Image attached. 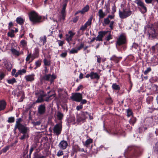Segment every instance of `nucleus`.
I'll use <instances>...</instances> for the list:
<instances>
[{"instance_id":"f257e3e1","label":"nucleus","mask_w":158,"mask_h":158,"mask_svg":"<svg viewBox=\"0 0 158 158\" xmlns=\"http://www.w3.org/2000/svg\"><path fill=\"white\" fill-rule=\"evenodd\" d=\"M144 29L148 32L149 39L151 40L157 39L158 34L156 32L153 27L147 25L145 27Z\"/></svg>"},{"instance_id":"f03ea898","label":"nucleus","mask_w":158,"mask_h":158,"mask_svg":"<svg viewBox=\"0 0 158 158\" xmlns=\"http://www.w3.org/2000/svg\"><path fill=\"white\" fill-rule=\"evenodd\" d=\"M30 20L33 24L39 23L42 22V17L38 15L34 11H32L28 14Z\"/></svg>"},{"instance_id":"7ed1b4c3","label":"nucleus","mask_w":158,"mask_h":158,"mask_svg":"<svg viewBox=\"0 0 158 158\" xmlns=\"http://www.w3.org/2000/svg\"><path fill=\"white\" fill-rule=\"evenodd\" d=\"M132 13L131 11L127 9H123V11H119V14L120 17L122 19L126 18L130 16Z\"/></svg>"},{"instance_id":"20e7f679","label":"nucleus","mask_w":158,"mask_h":158,"mask_svg":"<svg viewBox=\"0 0 158 158\" xmlns=\"http://www.w3.org/2000/svg\"><path fill=\"white\" fill-rule=\"evenodd\" d=\"M74 101L80 102L82 98V94L80 93H75L70 97Z\"/></svg>"},{"instance_id":"39448f33","label":"nucleus","mask_w":158,"mask_h":158,"mask_svg":"<svg viewBox=\"0 0 158 158\" xmlns=\"http://www.w3.org/2000/svg\"><path fill=\"white\" fill-rule=\"evenodd\" d=\"M62 126L61 124H57L54 127L53 129L54 133L57 135L60 134Z\"/></svg>"},{"instance_id":"423d86ee","label":"nucleus","mask_w":158,"mask_h":158,"mask_svg":"<svg viewBox=\"0 0 158 158\" xmlns=\"http://www.w3.org/2000/svg\"><path fill=\"white\" fill-rule=\"evenodd\" d=\"M126 42V38L123 35H120L118 39L116 44L117 45L120 46L125 44Z\"/></svg>"},{"instance_id":"0eeeda50","label":"nucleus","mask_w":158,"mask_h":158,"mask_svg":"<svg viewBox=\"0 0 158 158\" xmlns=\"http://www.w3.org/2000/svg\"><path fill=\"white\" fill-rule=\"evenodd\" d=\"M93 19L92 16H91L88 19V21L85 23L84 25H82L80 29V30L84 31L85 30L88 26L91 25L92 23V21Z\"/></svg>"},{"instance_id":"6e6552de","label":"nucleus","mask_w":158,"mask_h":158,"mask_svg":"<svg viewBox=\"0 0 158 158\" xmlns=\"http://www.w3.org/2000/svg\"><path fill=\"white\" fill-rule=\"evenodd\" d=\"M18 127L19 131L21 133H27L29 131L28 128L22 124H20Z\"/></svg>"},{"instance_id":"1a4fd4ad","label":"nucleus","mask_w":158,"mask_h":158,"mask_svg":"<svg viewBox=\"0 0 158 158\" xmlns=\"http://www.w3.org/2000/svg\"><path fill=\"white\" fill-rule=\"evenodd\" d=\"M46 107L44 104H41L38 106V113L40 115L44 114L46 112Z\"/></svg>"},{"instance_id":"9d476101","label":"nucleus","mask_w":158,"mask_h":158,"mask_svg":"<svg viewBox=\"0 0 158 158\" xmlns=\"http://www.w3.org/2000/svg\"><path fill=\"white\" fill-rule=\"evenodd\" d=\"M68 34L66 35V39L69 43L72 40L73 36L75 35V33L73 32L72 31H69Z\"/></svg>"},{"instance_id":"9b49d317","label":"nucleus","mask_w":158,"mask_h":158,"mask_svg":"<svg viewBox=\"0 0 158 158\" xmlns=\"http://www.w3.org/2000/svg\"><path fill=\"white\" fill-rule=\"evenodd\" d=\"M135 3H136L138 6H140L143 9V10L142 12L143 13H145L147 12V8L144 6V3L141 0L139 1L138 2H135Z\"/></svg>"},{"instance_id":"f8f14e48","label":"nucleus","mask_w":158,"mask_h":158,"mask_svg":"<svg viewBox=\"0 0 158 158\" xmlns=\"http://www.w3.org/2000/svg\"><path fill=\"white\" fill-rule=\"evenodd\" d=\"M63 4L61 12V18L64 20L66 15L65 9L67 4L64 3H63Z\"/></svg>"},{"instance_id":"ddd939ff","label":"nucleus","mask_w":158,"mask_h":158,"mask_svg":"<svg viewBox=\"0 0 158 158\" xmlns=\"http://www.w3.org/2000/svg\"><path fill=\"white\" fill-rule=\"evenodd\" d=\"M68 146L67 142L64 140L61 141L59 144V146L60 148L65 149Z\"/></svg>"},{"instance_id":"4468645a","label":"nucleus","mask_w":158,"mask_h":158,"mask_svg":"<svg viewBox=\"0 0 158 158\" xmlns=\"http://www.w3.org/2000/svg\"><path fill=\"white\" fill-rule=\"evenodd\" d=\"M35 75L34 74L29 75L25 77V78L27 81H32L34 80Z\"/></svg>"},{"instance_id":"2eb2a0df","label":"nucleus","mask_w":158,"mask_h":158,"mask_svg":"<svg viewBox=\"0 0 158 158\" xmlns=\"http://www.w3.org/2000/svg\"><path fill=\"white\" fill-rule=\"evenodd\" d=\"M6 103L3 100L0 101V111L3 110L6 108Z\"/></svg>"},{"instance_id":"dca6fc26","label":"nucleus","mask_w":158,"mask_h":158,"mask_svg":"<svg viewBox=\"0 0 158 158\" xmlns=\"http://www.w3.org/2000/svg\"><path fill=\"white\" fill-rule=\"evenodd\" d=\"M51 74H45L44 76L41 77L40 78V81H49L50 78L51 77Z\"/></svg>"},{"instance_id":"f3484780","label":"nucleus","mask_w":158,"mask_h":158,"mask_svg":"<svg viewBox=\"0 0 158 158\" xmlns=\"http://www.w3.org/2000/svg\"><path fill=\"white\" fill-rule=\"evenodd\" d=\"M91 78L98 80L100 78V76L97 73L92 72L91 73Z\"/></svg>"},{"instance_id":"a211bd4d","label":"nucleus","mask_w":158,"mask_h":158,"mask_svg":"<svg viewBox=\"0 0 158 158\" xmlns=\"http://www.w3.org/2000/svg\"><path fill=\"white\" fill-rule=\"evenodd\" d=\"M98 14L99 19L104 18L106 15L105 12H103L102 9H100L99 10Z\"/></svg>"},{"instance_id":"6ab92c4d","label":"nucleus","mask_w":158,"mask_h":158,"mask_svg":"<svg viewBox=\"0 0 158 158\" xmlns=\"http://www.w3.org/2000/svg\"><path fill=\"white\" fill-rule=\"evenodd\" d=\"M56 115L57 119L59 120H61L64 117L63 114L59 111L57 112Z\"/></svg>"},{"instance_id":"aec40b11","label":"nucleus","mask_w":158,"mask_h":158,"mask_svg":"<svg viewBox=\"0 0 158 158\" xmlns=\"http://www.w3.org/2000/svg\"><path fill=\"white\" fill-rule=\"evenodd\" d=\"M42 121L40 120L38 121H34L31 122V123L33 126L35 127L40 125Z\"/></svg>"},{"instance_id":"412c9836","label":"nucleus","mask_w":158,"mask_h":158,"mask_svg":"<svg viewBox=\"0 0 158 158\" xmlns=\"http://www.w3.org/2000/svg\"><path fill=\"white\" fill-rule=\"evenodd\" d=\"M17 23L21 25H22L24 23V20L21 17H18L16 19Z\"/></svg>"},{"instance_id":"4be33fe9","label":"nucleus","mask_w":158,"mask_h":158,"mask_svg":"<svg viewBox=\"0 0 158 158\" xmlns=\"http://www.w3.org/2000/svg\"><path fill=\"white\" fill-rule=\"evenodd\" d=\"M10 50L12 53L14 55L19 56L20 55V53L19 52L13 48H12Z\"/></svg>"},{"instance_id":"5701e85b","label":"nucleus","mask_w":158,"mask_h":158,"mask_svg":"<svg viewBox=\"0 0 158 158\" xmlns=\"http://www.w3.org/2000/svg\"><path fill=\"white\" fill-rule=\"evenodd\" d=\"M92 142L93 139H91L89 138L86 141L84 145L86 147H88L89 145Z\"/></svg>"},{"instance_id":"b1692460","label":"nucleus","mask_w":158,"mask_h":158,"mask_svg":"<svg viewBox=\"0 0 158 158\" xmlns=\"http://www.w3.org/2000/svg\"><path fill=\"white\" fill-rule=\"evenodd\" d=\"M108 31H100L98 32V35L102 39V38L108 32Z\"/></svg>"},{"instance_id":"393cba45","label":"nucleus","mask_w":158,"mask_h":158,"mask_svg":"<svg viewBox=\"0 0 158 158\" xmlns=\"http://www.w3.org/2000/svg\"><path fill=\"white\" fill-rule=\"evenodd\" d=\"M44 101V99L40 94L38 96L37 99L35 101V103H41Z\"/></svg>"},{"instance_id":"a878e982","label":"nucleus","mask_w":158,"mask_h":158,"mask_svg":"<svg viewBox=\"0 0 158 158\" xmlns=\"http://www.w3.org/2000/svg\"><path fill=\"white\" fill-rule=\"evenodd\" d=\"M72 151H74V152L77 153L78 151H80V148L78 145H75L73 147Z\"/></svg>"},{"instance_id":"bb28decb","label":"nucleus","mask_w":158,"mask_h":158,"mask_svg":"<svg viewBox=\"0 0 158 158\" xmlns=\"http://www.w3.org/2000/svg\"><path fill=\"white\" fill-rule=\"evenodd\" d=\"M89 9V5H86L84 7L80 12L83 14L85 12H87Z\"/></svg>"},{"instance_id":"cd10ccee","label":"nucleus","mask_w":158,"mask_h":158,"mask_svg":"<svg viewBox=\"0 0 158 158\" xmlns=\"http://www.w3.org/2000/svg\"><path fill=\"white\" fill-rule=\"evenodd\" d=\"M110 20H109L107 18H105L104 19V22L103 23V26H105L106 25L110 23Z\"/></svg>"},{"instance_id":"c85d7f7f","label":"nucleus","mask_w":158,"mask_h":158,"mask_svg":"<svg viewBox=\"0 0 158 158\" xmlns=\"http://www.w3.org/2000/svg\"><path fill=\"white\" fill-rule=\"evenodd\" d=\"M112 88L113 89L115 90H119L120 88L118 85H117L116 83H114L112 85Z\"/></svg>"},{"instance_id":"c756f323","label":"nucleus","mask_w":158,"mask_h":158,"mask_svg":"<svg viewBox=\"0 0 158 158\" xmlns=\"http://www.w3.org/2000/svg\"><path fill=\"white\" fill-rule=\"evenodd\" d=\"M111 60L113 61L116 62V63H118L119 61V60L118 57H117L115 56H113L110 59Z\"/></svg>"},{"instance_id":"7c9ffc66","label":"nucleus","mask_w":158,"mask_h":158,"mask_svg":"<svg viewBox=\"0 0 158 158\" xmlns=\"http://www.w3.org/2000/svg\"><path fill=\"white\" fill-rule=\"evenodd\" d=\"M14 32L15 31L14 30H11L8 33V36L11 38L14 37L15 36V35L14 34Z\"/></svg>"},{"instance_id":"2f4dec72","label":"nucleus","mask_w":158,"mask_h":158,"mask_svg":"<svg viewBox=\"0 0 158 158\" xmlns=\"http://www.w3.org/2000/svg\"><path fill=\"white\" fill-rule=\"evenodd\" d=\"M153 100V98L152 97H149L147 98L146 101L148 104H150L152 103Z\"/></svg>"},{"instance_id":"473e14b6","label":"nucleus","mask_w":158,"mask_h":158,"mask_svg":"<svg viewBox=\"0 0 158 158\" xmlns=\"http://www.w3.org/2000/svg\"><path fill=\"white\" fill-rule=\"evenodd\" d=\"M7 82L10 84H13L14 83L16 82L15 78H13L12 79L8 80H7Z\"/></svg>"},{"instance_id":"72a5a7b5","label":"nucleus","mask_w":158,"mask_h":158,"mask_svg":"<svg viewBox=\"0 0 158 158\" xmlns=\"http://www.w3.org/2000/svg\"><path fill=\"white\" fill-rule=\"evenodd\" d=\"M86 118L85 117H84V118H83L82 117H81L80 116H78L77 118V122H78V123H79L82 121H83L85 120V119H86Z\"/></svg>"},{"instance_id":"f704fd0d","label":"nucleus","mask_w":158,"mask_h":158,"mask_svg":"<svg viewBox=\"0 0 158 158\" xmlns=\"http://www.w3.org/2000/svg\"><path fill=\"white\" fill-rule=\"evenodd\" d=\"M23 135L20 137V139L21 140H23L25 139L26 137H28V133H22Z\"/></svg>"},{"instance_id":"c9c22d12","label":"nucleus","mask_w":158,"mask_h":158,"mask_svg":"<svg viewBox=\"0 0 158 158\" xmlns=\"http://www.w3.org/2000/svg\"><path fill=\"white\" fill-rule=\"evenodd\" d=\"M20 44L23 47H25L27 46V42L26 41L24 40H21L20 42Z\"/></svg>"},{"instance_id":"e433bc0d","label":"nucleus","mask_w":158,"mask_h":158,"mask_svg":"<svg viewBox=\"0 0 158 158\" xmlns=\"http://www.w3.org/2000/svg\"><path fill=\"white\" fill-rule=\"evenodd\" d=\"M26 72V70L24 69L18 70V73H19L20 75H22L23 74H25Z\"/></svg>"},{"instance_id":"4c0bfd02","label":"nucleus","mask_w":158,"mask_h":158,"mask_svg":"<svg viewBox=\"0 0 158 158\" xmlns=\"http://www.w3.org/2000/svg\"><path fill=\"white\" fill-rule=\"evenodd\" d=\"M17 121H16V123L15 125V126H17L18 127L19 126V125L20 124H21L20 123L21 122V121L22 119L21 118H19L17 119Z\"/></svg>"},{"instance_id":"58836bf2","label":"nucleus","mask_w":158,"mask_h":158,"mask_svg":"<svg viewBox=\"0 0 158 158\" xmlns=\"http://www.w3.org/2000/svg\"><path fill=\"white\" fill-rule=\"evenodd\" d=\"M136 120V119L135 118H133L130 120L129 123L133 125L135 123Z\"/></svg>"},{"instance_id":"ea45409f","label":"nucleus","mask_w":158,"mask_h":158,"mask_svg":"<svg viewBox=\"0 0 158 158\" xmlns=\"http://www.w3.org/2000/svg\"><path fill=\"white\" fill-rule=\"evenodd\" d=\"M35 64L36 66V67L35 68V69H36V68L39 67L40 66L41 64V61L40 60H38L37 61H36L35 62Z\"/></svg>"},{"instance_id":"a19ab883","label":"nucleus","mask_w":158,"mask_h":158,"mask_svg":"<svg viewBox=\"0 0 158 158\" xmlns=\"http://www.w3.org/2000/svg\"><path fill=\"white\" fill-rule=\"evenodd\" d=\"M15 121V118L14 117L9 118L7 122L9 123H13Z\"/></svg>"},{"instance_id":"79ce46f5","label":"nucleus","mask_w":158,"mask_h":158,"mask_svg":"<svg viewBox=\"0 0 158 158\" xmlns=\"http://www.w3.org/2000/svg\"><path fill=\"white\" fill-rule=\"evenodd\" d=\"M44 64L45 65L49 66L50 65V61H48L46 59H44Z\"/></svg>"},{"instance_id":"37998d69","label":"nucleus","mask_w":158,"mask_h":158,"mask_svg":"<svg viewBox=\"0 0 158 158\" xmlns=\"http://www.w3.org/2000/svg\"><path fill=\"white\" fill-rule=\"evenodd\" d=\"M154 148L155 152H158V142L156 143Z\"/></svg>"},{"instance_id":"c03bdc74","label":"nucleus","mask_w":158,"mask_h":158,"mask_svg":"<svg viewBox=\"0 0 158 158\" xmlns=\"http://www.w3.org/2000/svg\"><path fill=\"white\" fill-rule=\"evenodd\" d=\"M84 42L81 43L80 44V46L77 48V50L78 51L80 50L84 47Z\"/></svg>"},{"instance_id":"a18cd8bd","label":"nucleus","mask_w":158,"mask_h":158,"mask_svg":"<svg viewBox=\"0 0 158 158\" xmlns=\"http://www.w3.org/2000/svg\"><path fill=\"white\" fill-rule=\"evenodd\" d=\"M9 147L10 146H6L2 150V151L4 153L6 152L8 150H9Z\"/></svg>"},{"instance_id":"49530a36","label":"nucleus","mask_w":158,"mask_h":158,"mask_svg":"<svg viewBox=\"0 0 158 158\" xmlns=\"http://www.w3.org/2000/svg\"><path fill=\"white\" fill-rule=\"evenodd\" d=\"M47 37L46 36H44L43 38H40V40L41 41H43V44H44V43L46 42Z\"/></svg>"},{"instance_id":"de8ad7c7","label":"nucleus","mask_w":158,"mask_h":158,"mask_svg":"<svg viewBox=\"0 0 158 158\" xmlns=\"http://www.w3.org/2000/svg\"><path fill=\"white\" fill-rule=\"evenodd\" d=\"M35 56H34L33 59H34L36 57H38V54L39 53V50L38 48H35Z\"/></svg>"},{"instance_id":"09e8293b","label":"nucleus","mask_w":158,"mask_h":158,"mask_svg":"<svg viewBox=\"0 0 158 158\" xmlns=\"http://www.w3.org/2000/svg\"><path fill=\"white\" fill-rule=\"evenodd\" d=\"M151 71V69L150 67H148L147 69L144 72V74L145 75H147L148 73Z\"/></svg>"},{"instance_id":"8fccbe9b","label":"nucleus","mask_w":158,"mask_h":158,"mask_svg":"<svg viewBox=\"0 0 158 158\" xmlns=\"http://www.w3.org/2000/svg\"><path fill=\"white\" fill-rule=\"evenodd\" d=\"M64 154L63 152L61 150H60L57 153L56 155L58 156H60L63 155Z\"/></svg>"},{"instance_id":"3c124183","label":"nucleus","mask_w":158,"mask_h":158,"mask_svg":"<svg viewBox=\"0 0 158 158\" xmlns=\"http://www.w3.org/2000/svg\"><path fill=\"white\" fill-rule=\"evenodd\" d=\"M127 116L129 117L132 114V112L131 110L130 109H128L127 110Z\"/></svg>"},{"instance_id":"603ef678","label":"nucleus","mask_w":158,"mask_h":158,"mask_svg":"<svg viewBox=\"0 0 158 158\" xmlns=\"http://www.w3.org/2000/svg\"><path fill=\"white\" fill-rule=\"evenodd\" d=\"M78 50L77 49H75L73 48L72 49L71 51H70V52L71 53H77L78 52Z\"/></svg>"},{"instance_id":"864d4df0","label":"nucleus","mask_w":158,"mask_h":158,"mask_svg":"<svg viewBox=\"0 0 158 158\" xmlns=\"http://www.w3.org/2000/svg\"><path fill=\"white\" fill-rule=\"evenodd\" d=\"M110 24L109 25V27L110 28L111 30H112L113 28V25L114 23V21H111L110 22Z\"/></svg>"},{"instance_id":"5fc2aeb1","label":"nucleus","mask_w":158,"mask_h":158,"mask_svg":"<svg viewBox=\"0 0 158 158\" xmlns=\"http://www.w3.org/2000/svg\"><path fill=\"white\" fill-rule=\"evenodd\" d=\"M112 102V100L111 98H108L106 100V102L108 104H110Z\"/></svg>"},{"instance_id":"6e6d98bb","label":"nucleus","mask_w":158,"mask_h":158,"mask_svg":"<svg viewBox=\"0 0 158 158\" xmlns=\"http://www.w3.org/2000/svg\"><path fill=\"white\" fill-rule=\"evenodd\" d=\"M55 95H56L55 94H52L51 95H50V96H48V97L50 101H51V100H52L53 98L55 97Z\"/></svg>"},{"instance_id":"4d7b16f0","label":"nucleus","mask_w":158,"mask_h":158,"mask_svg":"<svg viewBox=\"0 0 158 158\" xmlns=\"http://www.w3.org/2000/svg\"><path fill=\"white\" fill-rule=\"evenodd\" d=\"M40 91L42 92V93L40 94L42 97L43 98L44 97L47 96V94H44V91L43 90H41Z\"/></svg>"},{"instance_id":"13d9d810","label":"nucleus","mask_w":158,"mask_h":158,"mask_svg":"<svg viewBox=\"0 0 158 158\" xmlns=\"http://www.w3.org/2000/svg\"><path fill=\"white\" fill-rule=\"evenodd\" d=\"M111 36V35L110 34H109V35L106 38V41H109L110 39H112V38Z\"/></svg>"},{"instance_id":"bf43d9fd","label":"nucleus","mask_w":158,"mask_h":158,"mask_svg":"<svg viewBox=\"0 0 158 158\" xmlns=\"http://www.w3.org/2000/svg\"><path fill=\"white\" fill-rule=\"evenodd\" d=\"M79 19V17L78 16H76L75 18H74L73 19V22L75 23L77 22Z\"/></svg>"},{"instance_id":"052dcab7","label":"nucleus","mask_w":158,"mask_h":158,"mask_svg":"<svg viewBox=\"0 0 158 158\" xmlns=\"http://www.w3.org/2000/svg\"><path fill=\"white\" fill-rule=\"evenodd\" d=\"M67 54V53L66 52H63L60 54V56L63 57H65L66 56Z\"/></svg>"},{"instance_id":"680f3d73","label":"nucleus","mask_w":158,"mask_h":158,"mask_svg":"<svg viewBox=\"0 0 158 158\" xmlns=\"http://www.w3.org/2000/svg\"><path fill=\"white\" fill-rule=\"evenodd\" d=\"M96 40L97 41H102V39L98 35V36L96 38Z\"/></svg>"},{"instance_id":"e2e57ef3","label":"nucleus","mask_w":158,"mask_h":158,"mask_svg":"<svg viewBox=\"0 0 158 158\" xmlns=\"http://www.w3.org/2000/svg\"><path fill=\"white\" fill-rule=\"evenodd\" d=\"M5 76V74L3 73H1L0 74V80H2Z\"/></svg>"},{"instance_id":"0e129e2a","label":"nucleus","mask_w":158,"mask_h":158,"mask_svg":"<svg viewBox=\"0 0 158 158\" xmlns=\"http://www.w3.org/2000/svg\"><path fill=\"white\" fill-rule=\"evenodd\" d=\"M81 103L82 104H85L87 103V101L85 100V99H83L82 100H82L80 101Z\"/></svg>"},{"instance_id":"69168bd1","label":"nucleus","mask_w":158,"mask_h":158,"mask_svg":"<svg viewBox=\"0 0 158 158\" xmlns=\"http://www.w3.org/2000/svg\"><path fill=\"white\" fill-rule=\"evenodd\" d=\"M96 56L97 58V61L99 63H100L101 61V58L99 56Z\"/></svg>"},{"instance_id":"338daca9","label":"nucleus","mask_w":158,"mask_h":158,"mask_svg":"<svg viewBox=\"0 0 158 158\" xmlns=\"http://www.w3.org/2000/svg\"><path fill=\"white\" fill-rule=\"evenodd\" d=\"M83 107L81 105L80 106H78L77 107L76 109L77 110H80L82 109Z\"/></svg>"},{"instance_id":"774afa93","label":"nucleus","mask_w":158,"mask_h":158,"mask_svg":"<svg viewBox=\"0 0 158 158\" xmlns=\"http://www.w3.org/2000/svg\"><path fill=\"white\" fill-rule=\"evenodd\" d=\"M153 59L155 60L154 62H158V58L156 56H154Z\"/></svg>"}]
</instances>
